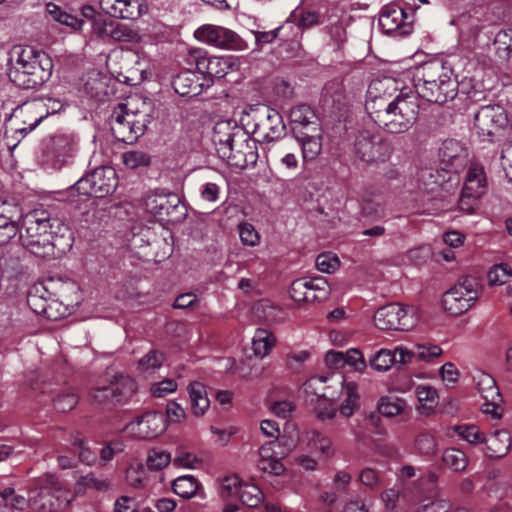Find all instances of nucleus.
<instances>
[{"instance_id":"f257e3e1","label":"nucleus","mask_w":512,"mask_h":512,"mask_svg":"<svg viewBox=\"0 0 512 512\" xmlns=\"http://www.w3.org/2000/svg\"><path fill=\"white\" fill-rule=\"evenodd\" d=\"M7 66L12 83L22 89H36L50 79L53 63L43 51L32 46L16 45L9 51Z\"/></svg>"},{"instance_id":"f03ea898","label":"nucleus","mask_w":512,"mask_h":512,"mask_svg":"<svg viewBox=\"0 0 512 512\" xmlns=\"http://www.w3.org/2000/svg\"><path fill=\"white\" fill-rule=\"evenodd\" d=\"M413 81L417 94L431 103L442 105L453 100L458 93V82L452 69L438 60L417 67Z\"/></svg>"},{"instance_id":"7ed1b4c3","label":"nucleus","mask_w":512,"mask_h":512,"mask_svg":"<svg viewBox=\"0 0 512 512\" xmlns=\"http://www.w3.org/2000/svg\"><path fill=\"white\" fill-rule=\"evenodd\" d=\"M418 103L411 92L400 91L393 101L371 105V118L385 131L393 134L408 131L416 122Z\"/></svg>"},{"instance_id":"20e7f679","label":"nucleus","mask_w":512,"mask_h":512,"mask_svg":"<svg viewBox=\"0 0 512 512\" xmlns=\"http://www.w3.org/2000/svg\"><path fill=\"white\" fill-rule=\"evenodd\" d=\"M212 141L217 152L230 164L244 166L247 162V150L251 149L249 136L235 121L222 120L213 128Z\"/></svg>"},{"instance_id":"39448f33","label":"nucleus","mask_w":512,"mask_h":512,"mask_svg":"<svg viewBox=\"0 0 512 512\" xmlns=\"http://www.w3.org/2000/svg\"><path fill=\"white\" fill-rule=\"evenodd\" d=\"M241 121L252 129V134L261 144L269 145L285 136L286 126L281 114L269 106L250 107Z\"/></svg>"},{"instance_id":"423d86ee","label":"nucleus","mask_w":512,"mask_h":512,"mask_svg":"<svg viewBox=\"0 0 512 512\" xmlns=\"http://www.w3.org/2000/svg\"><path fill=\"white\" fill-rule=\"evenodd\" d=\"M131 103H120L112 111L110 129L113 137L120 142L133 144L142 136L151 122L145 110H134Z\"/></svg>"},{"instance_id":"0eeeda50","label":"nucleus","mask_w":512,"mask_h":512,"mask_svg":"<svg viewBox=\"0 0 512 512\" xmlns=\"http://www.w3.org/2000/svg\"><path fill=\"white\" fill-rule=\"evenodd\" d=\"M474 130L488 142H499L512 132V114L500 105H485L474 115Z\"/></svg>"},{"instance_id":"6e6552de","label":"nucleus","mask_w":512,"mask_h":512,"mask_svg":"<svg viewBox=\"0 0 512 512\" xmlns=\"http://www.w3.org/2000/svg\"><path fill=\"white\" fill-rule=\"evenodd\" d=\"M327 381L339 387L341 392L346 395L344 402L340 405L339 411L345 417L351 416L358 407L357 402L359 398L357 385L354 382H345L343 377L332 376L329 378L324 375H317L307 380L304 387L306 392L313 393L330 401H335L339 398V394L335 391H330L332 386L322 387L321 389L318 387L319 385H324Z\"/></svg>"},{"instance_id":"1a4fd4ad","label":"nucleus","mask_w":512,"mask_h":512,"mask_svg":"<svg viewBox=\"0 0 512 512\" xmlns=\"http://www.w3.org/2000/svg\"><path fill=\"white\" fill-rule=\"evenodd\" d=\"M61 485L53 474H44L34 479L30 485V507L37 512H56L63 503Z\"/></svg>"},{"instance_id":"9d476101","label":"nucleus","mask_w":512,"mask_h":512,"mask_svg":"<svg viewBox=\"0 0 512 512\" xmlns=\"http://www.w3.org/2000/svg\"><path fill=\"white\" fill-rule=\"evenodd\" d=\"M481 290L482 285L476 277L465 276L443 294V307L452 315H460L475 304Z\"/></svg>"},{"instance_id":"9b49d317","label":"nucleus","mask_w":512,"mask_h":512,"mask_svg":"<svg viewBox=\"0 0 512 512\" xmlns=\"http://www.w3.org/2000/svg\"><path fill=\"white\" fill-rule=\"evenodd\" d=\"M135 381L127 375L114 376L107 385L94 387L90 392L92 403L115 406L126 404L136 392Z\"/></svg>"},{"instance_id":"f8f14e48","label":"nucleus","mask_w":512,"mask_h":512,"mask_svg":"<svg viewBox=\"0 0 512 512\" xmlns=\"http://www.w3.org/2000/svg\"><path fill=\"white\" fill-rule=\"evenodd\" d=\"M116 172L111 167H98L91 173L80 178L73 189L80 195L103 198L111 194L117 187Z\"/></svg>"},{"instance_id":"ddd939ff","label":"nucleus","mask_w":512,"mask_h":512,"mask_svg":"<svg viewBox=\"0 0 512 512\" xmlns=\"http://www.w3.org/2000/svg\"><path fill=\"white\" fill-rule=\"evenodd\" d=\"M147 212L160 220L179 222L186 215L180 197L175 193L155 191L145 198Z\"/></svg>"},{"instance_id":"4468645a","label":"nucleus","mask_w":512,"mask_h":512,"mask_svg":"<svg viewBox=\"0 0 512 512\" xmlns=\"http://www.w3.org/2000/svg\"><path fill=\"white\" fill-rule=\"evenodd\" d=\"M354 152L361 161L373 164L388 160L392 154V148L381 135L362 130L356 135Z\"/></svg>"},{"instance_id":"2eb2a0df","label":"nucleus","mask_w":512,"mask_h":512,"mask_svg":"<svg viewBox=\"0 0 512 512\" xmlns=\"http://www.w3.org/2000/svg\"><path fill=\"white\" fill-rule=\"evenodd\" d=\"M78 152V141L72 134H57L45 142L44 161L55 169L72 162Z\"/></svg>"},{"instance_id":"dca6fc26","label":"nucleus","mask_w":512,"mask_h":512,"mask_svg":"<svg viewBox=\"0 0 512 512\" xmlns=\"http://www.w3.org/2000/svg\"><path fill=\"white\" fill-rule=\"evenodd\" d=\"M374 323L381 330L406 331L415 325L416 318L413 308L390 303L375 312Z\"/></svg>"},{"instance_id":"f3484780","label":"nucleus","mask_w":512,"mask_h":512,"mask_svg":"<svg viewBox=\"0 0 512 512\" xmlns=\"http://www.w3.org/2000/svg\"><path fill=\"white\" fill-rule=\"evenodd\" d=\"M194 36L197 40L219 48L244 50L246 43L232 30L211 24L199 27Z\"/></svg>"},{"instance_id":"a211bd4d","label":"nucleus","mask_w":512,"mask_h":512,"mask_svg":"<svg viewBox=\"0 0 512 512\" xmlns=\"http://www.w3.org/2000/svg\"><path fill=\"white\" fill-rule=\"evenodd\" d=\"M187 65L193 66L205 77L213 82L214 78L221 79L229 72L232 65L228 58L208 57L200 49L191 50L185 58Z\"/></svg>"},{"instance_id":"6ab92c4d","label":"nucleus","mask_w":512,"mask_h":512,"mask_svg":"<svg viewBox=\"0 0 512 512\" xmlns=\"http://www.w3.org/2000/svg\"><path fill=\"white\" fill-rule=\"evenodd\" d=\"M44 112L42 102L33 101L25 103L14 109L12 113V124L14 125V134H20L22 137L34 130L42 120L48 115Z\"/></svg>"},{"instance_id":"aec40b11","label":"nucleus","mask_w":512,"mask_h":512,"mask_svg":"<svg viewBox=\"0 0 512 512\" xmlns=\"http://www.w3.org/2000/svg\"><path fill=\"white\" fill-rule=\"evenodd\" d=\"M379 26L387 35L405 36L411 33V20L405 9L396 3L385 5L379 16Z\"/></svg>"},{"instance_id":"412c9836","label":"nucleus","mask_w":512,"mask_h":512,"mask_svg":"<svg viewBox=\"0 0 512 512\" xmlns=\"http://www.w3.org/2000/svg\"><path fill=\"white\" fill-rule=\"evenodd\" d=\"M55 234V231H20V242L27 251L37 257L55 258L58 256Z\"/></svg>"},{"instance_id":"4be33fe9","label":"nucleus","mask_w":512,"mask_h":512,"mask_svg":"<svg viewBox=\"0 0 512 512\" xmlns=\"http://www.w3.org/2000/svg\"><path fill=\"white\" fill-rule=\"evenodd\" d=\"M192 68L194 67L190 66L177 74L172 80V86L180 96L195 97L212 86L210 78L205 79L201 72Z\"/></svg>"},{"instance_id":"5701e85b","label":"nucleus","mask_w":512,"mask_h":512,"mask_svg":"<svg viewBox=\"0 0 512 512\" xmlns=\"http://www.w3.org/2000/svg\"><path fill=\"white\" fill-rule=\"evenodd\" d=\"M126 431L139 439L155 438L166 429L165 417L162 413L146 412L126 425Z\"/></svg>"},{"instance_id":"b1692460","label":"nucleus","mask_w":512,"mask_h":512,"mask_svg":"<svg viewBox=\"0 0 512 512\" xmlns=\"http://www.w3.org/2000/svg\"><path fill=\"white\" fill-rule=\"evenodd\" d=\"M439 158L447 170L458 172L466 165L468 152L458 140L447 139L439 149Z\"/></svg>"},{"instance_id":"393cba45","label":"nucleus","mask_w":512,"mask_h":512,"mask_svg":"<svg viewBox=\"0 0 512 512\" xmlns=\"http://www.w3.org/2000/svg\"><path fill=\"white\" fill-rule=\"evenodd\" d=\"M295 140L298 148L302 149V157L304 161L316 159L322 150V138L320 124H314L310 127V131H301L295 129Z\"/></svg>"},{"instance_id":"a878e982","label":"nucleus","mask_w":512,"mask_h":512,"mask_svg":"<svg viewBox=\"0 0 512 512\" xmlns=\"http://www.w3.org/2000/svg\"><path fill=\"white\" fill-rule=\"evenodd\" d=\"M59 225V220L54 217L52 212L44 207H37L23 216L22 227L20 231L28 232H46L54 231V227Z\"/></svg>"},{"instance_id":"bb28decb","label":"nucleus","mask_w":512,"mask_h":512,"mask_svg":"<svg viewBox=\"0 0 512 512\" xmlns=\"http://www.w3.org/2000/svg\"><path fill=\"white\" fill-rule=\"evenodd\" d=\"M396 83L391 78L373 80L367 90L366 109L371 115V105L377 106V103L393 101L398 94Z\"/></svg>"},{"instance_id":"cd10ccee","label":"nucleus","mask_w":512,"mask_h":512,"mask_svg":"<svg viewBox=\"0 0 512 512\" xmlns=\"http://www.w3.org/2000/svg\"><path fill=\"white\" fill-rule=\"evenodd\" d=\"M100 6L114 18L134 20L141 16L139 0H100Z\"/></svg>"},{"instance_id":"c85d7f7f","label":"nucleus","mask_w":512,"mask_h":512,"mask_svg":"<svg viewBox=\"0 0 512 512\" xmlns=\"http://www.w3.org/2000/svg\"><path fill=\"white\" fill-rule=\"evenodd\" d=\"M396 352L399 353V363L408 364L413 360L429 362L432 359L439 357L442 354V349L438 345H417L414 349L409 350L405 347H396Z\"/></svg>"},{"instance_id":"c756f323","label":"nucleus","mask_w":512,"mask_h":512,"mask_svg":"<svg viewBox=\"0 0 512 512\" xmlns=\"http://www.w3.org/2000/svg\"><path fill=\"white\" fill-rule=\"evenodd\" d=\"M321 290L320 292L322 296L325 293L324 286V278L315 277V278H298L294 280L289 289L290 297L295 302H310L309 301V291L310 290Z\"/></svg>"},{"instance_id":"7c9ffc66","label":"nucleus","mask_w":512,"mask_h":512,"mask_svg":"<svg viewBox=\"0 0 512 512\" xmlns=\"http://www.w3.org/2000/svg\"><path fill=\"white\" fill-rule=\"evenodd\" d=\"M462 190L480 198L487 191V180L484 168L479 164H471L465 176Z\"/></svg>"},{"instance_id":"2f4dec72","label":"nucleus","mask_w":512,"mask_h":512,"mask_svg":"<svg viewBox=\"0 0 512 512\" xmlns=\"http://www.w3.org/2000/svg\"><path fill=\"white\" fill-rule=\"evenodd\" d=\"M490 457L501 458L505 456L512 445L511 436L506 430H497L488 438H485Z\"/></svg>"},{"instance_id":"473e14b6","label":"nucleus","mask_w":512,"mask_h":512,"mask_svg":"<svg viewBox=\"0 0 512 512\" xmlns=\"http://www.w3.org/2000/svg\"><path fill=\"white\" fill-rule=\"evenodd\" d=\"M102 33L116 42L138 43L141 40L137 30L132 29L126 24L116 22L105 23Z\"/></svg>"},{"instance_id":"72a5a7b5","label":"nucleus","mask_w":512,"mask_h":512,"mask_svg":"<svg viewBox=\"0 0 512 512\" xmlns=\"http://www.w3.org/2000/svg\"><path fill=\"white\" fill-rule=\"evenodd\" d=\"M290 120L292 123V133L295 136V129L301 131H310V127L319 124L314 111L307 105H299L291 109Z\"/></svg>"},{"instance_id":"f704fd0d","label":"nucleus","mask_w":512,"mask_h":512,"mask_svg":"<svg viewBox=\"0 0 512 512\" xmlns=\"http://www.w3.org/2000/svg\"><path fill=\"white\" fill-rule=\"evenodd\" d=\"M46 12L55 22L67 26L73 30L81 29L83 20L74 14L68 13L61 6L49 2L46 4Z\"/></svg>"},{"instance_id":"c9c22d12","label":"nucleus","mask_w":512,"mask_h":512,"mask_svg":"<svg viewBox=\"0 0 512 512\" xmlns=\"http://www.w3.org/2000/svg\"><path fill=\"white\" fill-rule=\"evenodd\" d=\"M497 57L512 69V29L499 31L494 39Z\"/></svg>"},{"instance_id":"e433bc0d","label":"nucleus","mask_w":512,"mask_h":512,"mask_svg":"<svg viewBox=\"0 0 512 512\" xmlns=\"http://www.w3.org/2000/svg\"><path fill=\"white\" fill-rule=\"evenodd\" d=\"M188 393L193 413L202 416L210 406L205 386L200 382H193L188 387Z\"/></svg>"},{"instance_id":"4c0bfd02","label":"nucleus","mask_w":512,"mask_h":512,"mask_svg":"<svg viewBox=\"0 0 512 512\" xmlns=\"http://www.w3.org/2000/svg\"><path fill=\"white\" fill-rule=\"evenodd\" d=\"M274 335L266 329H257L252 339V350L256 357L263 359L275 345Z\"/></svg>"},{"instance_id":"58836bf2","label":"nucleus","mask_w":512,"mask_h":512,"mask_svg":"<svg viewBox=\"0 0 512 512\" xmlns=\"http://www.w3.org/2000/svg\"><path fill=\"white\" fill-rule=\"evenodd\" d=\"M200 488L201 485L199 481L191 475L180 476L172 483L174 493L184 499H190L196 496Z\"/></svg>"},{"instance_id":"ea45409f","label":"nucleus","mask_w":512,"mask_h":512,"mask_svg":"<svg viewBox=\"0 0 512 512\" xmlns=\"http://www.w3.org/2000/svg\"><path fill=\"white\" fill-rule=\"evenodd\" d=\"M474 380L483 400H501V394L492 376L486 373H479L474 377Z\"/></svg>"},{"instance_id":"a19ab883","label":"nucleus","mask_w":512,"mask_h":512,"mask_svg":"<svg viewBox=\"0 0 512 512\" xmlns=\"http://www.w3.org/2000/svg\"><path fill=\"white\" fill-rule=\"evenodd\" d=\"M399 353L396 348L392 350L380 349L373 357L370 358V366L378 372H386L390 367L399 363Z\"/></svg>"},{"instance_id":"79ce46f5","label":"nucleus","mask_w":512,"mask_h":512,"mask_svg":"<svg viewBox=\"0 0 512 512\" xmlns=\"http://www.w3.org/2000/svg\"><path fill=\"white\" fill-rule=\"evenodd\" d=\"M298 145L294 138H280L279 140L272 142L267 145L266 153L267 158H271L272 160H280L283 155L287 153H291L292 151H297Z\"/></svg>"},{"instance_id":"37998d69","label":"nucleus","mask_w":512,"mask_h":512,"mask_svg":"<svg viewBox=\"0 0 512 512\" xmlns=\"http://www.w3.org/2000/svg\"><path fill=\"white\" fill-rule=\"evenodd\" d=\"M2 505H9L17 510L30 507V489L28 490V499H26L24 496L16 494L12 487L0 488V506Z\"/></svg>"},{"instance_id":"c03bdc74","label":"nucleus","mask_w":512,"mask_h":512,"mask_svg":"<svg viewBox=\"0 0 512 512\" xmlns=\"http://www.w3.org/2000/svg\"><path fill=\"white\" fill-rule=\"evenodd\" d=\"M79 397L73 388H65L53 398V406L59 412H68L78 403Z\"/></svg>"},{"instance_id":"a18cd8bd","label":"nucleus","mask_w":512,"mask_h":512,"mask_svg":"<svg viewBox=\"0 0 512 512\" xmlns=\"http://www.w3.org/2000/svg\"><path fill=\"white\" fill-rule=\"evenodd\" d=\"M443 463L455 472H460L466 469L468 460L465 453L456 448H448L442 455Z\"/></svg>"},{"instance_id":"49530a36","label":"nucleus","mask_w":512,"mask_h":512,"mask_svg":"<svg viewBox=\"0 0 512 512\" xmlns=\"http://www.w3.org/2000/svg\"><path fill=\"white\" fill-rule=\"evenodd\" d=\"M171 462V454L160 448H152L147 452L146 466L150 471H160Z\"/></svg>"},{"instance_id":"de8ad7c7","label":"nucleus","mask_w":512,"mask_h":512,"mask_svg":"<svg viewBox=\"0 0 512 512\" xmlns=\"http://www.w3.org/2000/svg\"><path fill=\"white\" fill-rule=\"evenodd\" d=\"M238 497L244 505L254 508L263 501L264 495L258 486L254 484H243V486L240 487Z\"/></svg>"},{"instance_id":"09e8293b","label":"nucleus","mask_w":512,"mask_h":512,"mask_svg":"<svg viewBox=\"0 0 512 512\" xmlns=\"http://www.w3.org/2000/svg\"><path fill=\"white\" fill-rule=\"evenodd\" d=\"M126 481L132 488H144L147 485L148 478L143 464L130 465L126 470Z\"/></svg>"},{"instance_id":"8fccbe9b","label":"nucleus","mask_w":512,"mask_h":512,"mask_svg":"<svg viewBox=\"0 0 512 512\" xmlns=\"http://www.w3.org/2000/svg\"><path fill=\"white\" fill-rule=\"evenodd\" d=\"M385 209L381 202L364 199L361 205V216L366 221H378L385 217Z\"/></svg>"},{"instance_id":"3c124183","label":"nucleus","mask_w":512,"mask_h":512,"mask_svg":"<svg viewBox=\"0 0 512 512\" xmlns=\"http://www.w3.org/2000/svg\"><path fill=\"white\" fill-rule=\"evenodd\" d=\"M406 407L404 400L397 397H384L378 405V411L385 417H394L401 414Z\"/></svg>"},{"instance_id":"603ef678","label":"nucleus","mask_w":512,"mask_h":512,"mask_svg":"<svg viewBox=\"0 0 512 512\" xmlns=\"http://www.w3.org/2000/svg\"><path fill=\"white\" fill-rule=\"evenodd\" d=\"M17 232L18 227L13 216L0 213V245L7 244Z\"/></svg>"},{"instance_id":"864d4df0","label":"nucleus","mask_w":512,"mask_h":512,"mask_svg":"<svg viewBox=\"0 0 512 512\" xmlns=\"http://www.w3.org/2000/svg\"><path fill=\"white\" fill-rule=\"evenodd\" d=\"M124 165L129 169H137L150 164L151 158L144 151L131 150L122 154Z\"/></svg>"},{"instance_id":"5fc2aeb1","label":"nucleus","mask_w":512,"mask_h":512,"mask_svg":"<svg viewBox=\"0 0 512 512\" xmlns=\"http://www.w3.org/2000/svg\"><path fill=\"white\" fill-rule=\"evenodd\" d=\"M416 396L422 408L425 410H432L437 404V391L431 386L419 385L416 388Z\"/></svg>"},{"instance_id":"6e6d98bb","label":"nucleus","mask_w":512,"mask_h":512,"mask_svg":"<svg viewBox=\"0 0 512 512\" xmlns=\"http://www.w3.org/2000/svg\"><path fill=\"white\" fill-rule=\"evenodd\" d=\"M481 198L462 190L458 199V210L463 214H474L480 206Z\"/></svg>"},{"instance_id":"4d7b16f0","label":"nucleus","mask_w":512,"mask_h":512,"mask_svg":"<svg viewBox=\"0 0 512 512\" xmlns=\"http://www.w3.org/2000/svg\"><path fill=\"white\" fill-rule=\"evenodd\" d=\"M416 450L426 456L434 455L437 451V443L429 433H420L415 439Z\"/></svg>"},{"instance_id":"13d9d810","label":"nucleus","mask_w":512,"mask_h":512,"mask_svg":"<svg viewBox=\"0 0 512 512\" xmlns=\"http://www.w3.org/2000/svg\"><path fill=\"white\" fill-rule=\"evenodd\" d=\"M39 288L34 287V290L30 291L27 296V303L29 307L36 314L46 315L48 318H51V314L48 311V304L45 299H43L39 294Z\"/></svg>"},{"instance_id":"bf43d9fd","label":"nucleus","mask_w":512,"mask_h":512,"mask_svg":"<svg viewBox=\"0 0 512 512\" xmlns=\"http://www.w3.org/2000/svg\"><path fill=\"white\" fill-rule=\"evenodd\" d=\"M283 457L279 456H272L271 458H259L258 460V468L266 473H269L274 476L281 475L285 468L283 464L281 463V459Z\"/></svg>"},{"instance_id":"052dcab7","label":"nucleus","mask_w":512,"mask_h":512,"mask_svg":"<svg viewBox=\"0 0 512 512\" xmlns=\"http://www.w3.org/2000/svg\"><path fill=\"white\" fill-rule=\"evenodd\" d=\"M346 27V19H336L334 22H331L326 29L332 40L337 44H341L345 42L347 38Z\"/></svg>"},{"instance_id":"680f3d73","label":"nucleus","mask_w":512,"mask_h":512,"mask_svg":"<svg viewBox=\"0 0 512 512\" xmlns=\"http://www.w3.org/2000/svg\"><path fill=\"white\" fill-rule=\"evenodd\" d=\"M457 434L470 444H479L484 442L485 437L480 433L476 426L461 425L457 426Z\"/></svg>"},{"instance_id":"e2e57ef3","label":"nucleus","mask_w":512,"mask_h":512,"mask_svg":"<svg viewBox=\"0 0 512 512\" xmlns=\"http://www.w3.org/2000/svg\"><path fill=\"white\" fill-rule=\"evenodd\" d=\"M242 486L243 483L237 475L225 477L221 483V495L223 497L239 496Z\"/></svg>"},{"instance_id":"0e129e2a","label":"nucleus","mask_w":512,"mask_h":512,"mask_svg":"<svg viewBox=\"0 0 512 512\" xmlns=\"http://www.w3.org/2000/svg\"><path fill=\"white\" fill-rule=\"evenodd\" d=\"M289 449L282 448V444L278 440H272L262 445L259 449V458H271L272 456L285 457Z\"/></svg>"},{"instance_id":"69168bd1","label":"nucleus","mask_w":512,"mask_h":512,"mask_svg":"<svg viewBox=\"0 0 512 512\" xmlns=\"http://www.w3.org/2000/svg\"><path fill=\"white\" fill-rule=\"evenodd\" d=\"M339 259L330 253H322L316 258V267L323 273H332L339 267Z\"/></svg>"},{"instance_id":"338daca9","label":"nucleus","mask_w":512,"mask_h":512,"mask_svg":"<svg viewBox=\"0 0 512 512\" xmlns=\"http://www.w3.org/2000/svg\"><path fill=\"white\" fill-rule=\"evenodd\" d=\"M509 277L510 270L505 264L495 265L488 272V280L490 284H504Z\"/></svg>"},{"instance_id":"774afa93","label":"nucleus","mask_w":512,"mask_h":512,"mask_svg":"<svg viewBox=\"0 0 512 512\" xmlns=\"http://www.w3.org/2000/svg\"><path fill=\"white\" fill-rule=\"evenodd\" d=\"M500 161L507 178L512 181V140L503 146Z\"/></svg>"}]
</instances>
